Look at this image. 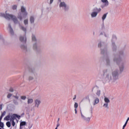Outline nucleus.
I'll use <instances>...</instances> for the list:
<instances>
[{
	"label": "nucleus",
	"mask_w": 129,
	"mask_h": 129,
	"mask_svg": "<svg viewBox=\"0 0 129 129\" xmlns=\"http://www.w3.org/2000/svg\"><path fill=\"white\" fill-rule=\"evenodd\" d=\"M102 81L103 83H112L113 85L117 84L119 77V71L116 69H104L102 70Z\"/></svg>",
	"instance_id": "nucleus-1"
},
{
	"label": "nucleus",
	"mask_w": 129,
	"mask_h": 129,
	"mask_svg": "<svg viewBox=\"0 0 129 129\" xmlns=\"http://www.w3.org/2000/svg\"><path fill=\"white\" fill-rule=\"evenodd\" d=\"M113 61L118 65L120 73H122L124 70V62L122 61L121 58L117 57V55L115 54H113Z\"/></svg>",
	"instance_id": "nucleus-2"
},
{
	"label": "nucleus",
	"mask_w": 129,
	"mask_h": 129,
	"mask_svg": "<svg viewBox=\"0 0 129 129\" xmlns=\"http://www.w3.org/2000/svg\"><path fill=\"white\" fill-rule=\"evenodd\" d=\"M40 41L37 39L36 36H33V49L36 53H40L41 49L40 47Z\"/></svg>",
	"instance_id": "nucleus-3"
},
{
	"label": "nucleus",
	"mask_w": 129,
	"mask_h": 129,
	"mask_svg": "<svg viewBox=\"0 0 129 129\" xmlns=\"http://www.w3.org/2000/svg\"><path fill=\"white\" fill-rule=\"evenodd\" d=\"M98 48L101 49V54L104 56H107V48L105 46V42L103 41H99L98 44Z\"/></svg>",
	"instance_id": "nucleus-4"
},
{
	"label": "nucleus",
	"mask_w": 129,
	"mask_h": 129,
	"mask_svg": "<svg viewBox=\"0 0 129 129\" xmlns=\"http://www.w3.org/2000/svg\"><path fill=\"white\" fill-rule=\"evenodd\" d=\"M0 16L1 17H4L7 20H13V22H14L15 24H18V19H17V17L16 16H14V15L9 14H4V13H0Z\"/></svg>",
	"instance_id": "nucleus-5"
},
{
	"label": "nucleus",
	"mask_w": 129,
	"mask_h": 129,
	"mask_svg": "<svg viewBox=\"0 0 129 129\" xmlns=\"http://www.w3.org/2000/svg\"><path fill=\"white\" fill-rule=\"evenodd\" d=\"M58 3H59V7L61 11L64 12H68L69 11V6L65 3V2H61V0H58Z\"/></svg>",
	"instance_id": "nucleus-6"
},
{
	"label": "nucleus",
	"mask_w": 129,
	"mask_h": 129,
	"mask_svg": "<svg viewBox=\"0 0 129 129\" xmlns=\"http://www.w3.org/2000/svg\"><path fill=\"white\" fill-rule=\"evenodd\" d=\"M101 12V8H95L93 9V12L91 13V18H96L97 15Z\"/></svg>",
	"instance_id": "nucleus-7"
},
{
	"label": "nucleus",
	"mask_w": 129,
	"mask_h": 129,
	"mask_svg": "<svg viewBox=\"0 0 129 129\" xmlns=\"http://www.w3.org/2000/svg\"><path fill=\"white\" fill-rule=\"evenodd\" d=\"M6 113H7V112L6 111H4L0 116V127L3 128L5 126V124H4V122H2V119H3V117L6 115Z\"/></svg>",
	"instance_id": "nucleus-8"
},
{
	"label": "nucleus",
	"mask_w": 129,
	"mask_h": 129,
	"mask_svg": "<svg viewBox=\"0 0 129 129\" xmlns=\"http://www.w3.org/2000/svg\"><path fill=\"white\" fill-rule=\"evenodd\" d=\"M101 2L103 4H104L101 5L100 7L102 9H104L106 7H108V6H109V2H108V0H101Z\"/></svg>",
	"instance_id": "nucleus-9"
},
{
	"label": "nucleus",
	"mask_w": 129,
	"mask_h": 129,
	"mask_svg": "<svg viewBox=\"0 0 129 129\" xmlns=\"http://www.w3.org/2000/svg\"><path fill=\"white\" fill-rule=\"evenodd\" d=\"M81 111V117L83 119V120H84V121H85L86 122H89L90 121V117H85L83 114H82V112L81 111V110H80Z\"/></svg>",
	"instance_id": "nucleus-10"
},
{
	"label": "nucleus",
	"mask_w": 129,
	"mask_h": 129,
	"mask_svg": "<svg viewBox=\"0 0 129 129\" xmlns=\"http://www.w3.org/2000/svg\"><path fill=\"white\" fill-rule=\"evenodd\" d=\"M41 99H34V107H39V105L41 104Z\"/></svg>",
	"instance_id": "nucleus-11"
},
{
	"label": "nucleus",
	"mask_w": 129,
	"mask_h": 129,
	"mask_svg": "<svg viewBox=\"0 0 129 129\" xmlns=\"http://www.w3.org/2000/svg\"><path fill=\"white\" fill-rule=\"evenodd\" d=\"M92 98L94 100L93 105H96L98 103H99V99L96 97L95 95H93L92 96Z\"/></svg>",
	"instance_id": "nucleus-12"
},
{
	"label": "nucleus",
	"mask_w": 129,
	"mask_h": 129,
	"mask_svg": "<svg viewBox=\"0 0 129 129\" xmlns=\"http://www.w3.org/2000/svg\"><path fill=\"white\" fill-rule=\"evenodd\" d=\"M111 49L112 52H116V51H117V46H116V44H115V42H113L112 43Z\"/></svg>",
	"instance_id": "nucleus-13"
},
{
	"label": "nucleus",
	"mask_w": 129,
	"mask_h": 129,
	"mask_svg": "<svg viewBox=\"0 0 129 129\" xmlns=\"http://www.w3.org/2000/svg\"><path fill=\"white\" fill-rule=\"evenodd\" d=\"M21 11L23 14V17H26V16L28 15V13H27V11H26V8H25L24 6L21 7Z\"/></svg>",
	"instance_id": "nucleus-14"
},
{
	"label": "nucleus",
	"mask_w": 129,
	"mask_h": 129,
	"mask_svg": "<svg viewBox=\"0 0 129 129\" xmlns=\"http://www.w3.org/2000/svg\"><path fill=\"white\" fill-rule=\"evenodd\" d=\"M20 41L23 43H26L27 42V38H26V35L24 36L20 37Z\"/></svg>",
	"instance_id": "nucleus-15"
},
{
	"label": "nucleus",
	"mask_w": 129,
	"mask_h": 129,
	"mask_svg": "<svg viewBox=\"0 0 129 129\" xmlns=\"http://www.w3.org/2000/svg\"><path fill=\"white\" fill-rule=\"evenodd\" d=\"M105 62L107 66H110V59L109 57H106L105 58Z\"/></svg>",
	"instance_id": "nucleus-16"
},
{
	"label": "nucleus",
	"mask_w": 129,
	"mask_h": 129,
	"mask_svg": "<svg viewBox=\"0 0 129 129\" xmlns=\"http://www.w3.org/2000/svg\"><path fill=\"white\" fill-rule=\"evenodd\" d=\"M18 117V115L17 114H14L12 115H11V119L10 121L15 120L16 119V118Z\"/></svg>",
	"instance_id": "nucleus-17"
},
{
	"label": "nucleus",
	"mask_w": 129,
	"mask_h": 129,
	"mask_svg": "<svg viewBox=\"0 0 129 129\" xmlns=\"http://www.w3.org/2000/svg\"><path fill=\"white\" fill-rule=\"evenodd\" d=\"M119 55L121 56V57H124L125 56V54H124V50H120L119 51Z\"/></svg>",
	"instance_id": "nucleus-18"
},
{
	"label": "nucleus",
	"mask_w": 129,
	"mask_h": 129,
	"mask_svg": "<svg viewBox=\"0 0 129 129\" xmlns=\"http://www.w3.org/2000/svg\"><path fill=\"white\" fill-rule=\"evenodd\" d=\"M24 125H26V121L21 122L20 124V128L23 129V127L22 126H24Z\"/></svg>",
	"instance_id": "nucleus-19"
},
{
	"label": "nucleus",
	"mask_w": 129,
	"mask_h": 129,
	"mask_svg": "<svg viewBox=\"0 0 129 129\" xmlns=\"http://www.w3.org/2000/svg\"><path fill=\"white\" fill-rule=\"evenodd\" d=\"M9 28L10 29V32L11 35H14V30H13V28H12V26H11V24L9 25Z\"/></svg>",
	"instance_id": "nucleus-20"
},
{
	"label": "nucleus",
	"mask_w": 129,
	"mask_h": 129,
	"mask_svg": "<svg viewBox=\"0 0 129 129\" xmlns=\"http://www.w3.org/2000/svg\"><path fill=\"white\" fill-rule=\"evenodd\" d=\"M4 120H11V115L9 114L7 116H6L4 118Z\"/></svg>",
	"instance_id": "nucleus-21"
},
{
	"label": "nucleus",
	"mask_w": 129,
	"mask_h": 129,
	"mask_svg": "<svg viewBox=\"0 0 129 129\" xmlns=\"http://www.w3.org/2000/svg\"><path fill=\"white\" fill-rule=\"evenodd\" d=\"M116 39H117L116 36L114 35H112V38L111 40L112 43H114V41H116Z\"/></svg>",
	"instance_id": "nucleus-22"
},
{
	"label": "nucleus",
	"mask_w": 129,
	"mask_h": 129,
	"mask_svg": "<svg viewBox=\"0 0 129 129\" xmlns=\"http://www.w3.org/2000/svg\"><path fill=\"white\" fill-rule=\"evenodd\" d=\"M104 102H105V103H108L109 104V102H110V100H109V99H108V98L107 97H105L104 99Z\"/></svg>",
	"instance_id": "nucleus-23"
},
{
	"label": "nucleus",
	"mask_w": 129,
	"mask_h": 129,
	"mask_svg": "<svg viewBox=\"0 0 129 129\" xmlns=\"http://www.w3.org/2000/svg\"><path fill=\"white\" fill-rule=\"evenodd\" d=\"M107 16V13H106L103 15V16L102 17V20L103 22V21H104V20H105V19H106Z\"/></svg>",
	"instance_id": "nucleus-24"
},
{
	"label": "nucleus",
	"mask_w": 129,
	"mask_h": 129,
	"mask_svg": "<svg viewBox=\"0 0 129 129\" xmlns=\"http://www.w3.org/2000/svg\"><path fill=\"white\" fill-rule=\"evenodd\" d=\"M101 91H100V90H98L97 91V92L96 93L97 96H98V97H99L100 96V93H101Z\"/></svg>",
	"instance_id": "nucleus-25"
},
{
	"label": "nucleus",
	"mask_w": 129,
	"mask_h": 129,
	"mask_svg": "<svg viewBox=\"0 0 129 129\" xmlns=\"http://www.w3.org/2000/svg\"><path fill=\"white\" fill-rule=\"evenodd\" d=\"M21 30H22V31L25 32V34H26V33L27 32V29L26 28L24 27V26H21Z\"/></svg>",
	"instance_id": "nucleus-26"
},
{
	"label": "nucleus",
	"mask_w": 129,
	"mask_h": 129,
	"mask_svg": "<svg viewBox=\"0 0 129 129\" xmlns=\"http://www.w3.org/2000/svg\"><path fill=\"white\" fill-rule=\"evenodd\" d=\"M103 107H105L106 108H108V104L107 103H105L103 105Z\"/></svg>",
	"instance_id": "nucleus-27"
},
{
	"label": "nucleus",
	"mask_w": 129,
	"mask_h": 129,
	"mask_svg": "<svg viewBox=\"0 0 129 129\" xmlns=\"http://www.w3.org/2000/svg\"><path fill=\"white\" fill-rule=\"evenodd\" d=\"M6 125L8 126V127H11V122L10 121L7 122Z\"/></svg>",
	"instance_id": "nucleus-28"
},
{
	"label": "nucleus",
	"mask_w": 129,
	"mask_h": 129,
	"mask_svg": "<svg viewBox=\"0 0 129 129\" xmlns=\"http://www.w3.org/2000/svg\"><path fill=\"white\" fill-rule=\"evenodd\" d=\"M27 98V96H21V99H22V100H25V99Z\"/></svg>",
	"instance_id": "nucleus-29"
},
{
	"label": "nucleus",
	"mask_w": 129,
	"mask_h": 129,
	"mask_svg": "<svg viewBox=\"0 0 129 129\" xmlns=\"http://www.w3.org/2000/svg\"><path fill=\"white\" fill-rule=\"evenodd\" d=\"M33 102V99H29L28 100V104H30V103H32Z\"/></svg>",
	"instance_id": "nucleus-30"
},
{
	"label": "nucleus",
	"mask_w": 129,
	"mask_h": 129,
	"mask_svg": "<svg viewBox=\"0 0 129 129\" xmlns=\"http://www.w3.org/2000/svg\"><path fill=\"white\" fill-rule=\"evenodd\" d=\"M104 35L106 38H107V39L109 38V35L107 33H104Z\"/></svg>",
	"instance_id": "nucleus-31"
},
{
	"label": "nucleus",
	"mask_w": 129,
	"mask_h": 129,
	"mask_svg": "<svg viewBox=\"0 0 129 129\" xmlns=\"http://www.w3.org/2000/svg\"><path fill=\"white\" fill-rule=\"evenodd\" d=\"M13 95V94L9 93L7 95V98H11V97H12V96Z\"/></svg>",
	"instance_id": "nucleus-32"
},
{
	"label": "nucleus",
	"mask_w": 129,
	"mask_h": 129,
	"mask_svg": "<svg viewBox=\"0 0 129 129\" xmlns=\"http://www.w3.org/2000/svg\"><path fill=\"white\" fill-rule=\"evenodd\" d=\"M21 48L23 49V50H26L27 49V47L24 45H22L21 46Z\"/></svg>",
	"instance_id": "nucleus-33"
},
{
	"label": "nucleus",
	"mask_w": 129,
	"mask_h": 129,
	"mask_svg": "<svg viewBox=\"0 0 129 129\" xmlns=\"http://www.w3.org/2000/svg\"><path fill=\"white\" fill-rule=\"evenodd\" d=\"M13 102H14V104H16V105H17V104H18V100H13Z\"/></svg>",
	"instance_id": "nucleus-34"
},
{
	"label": "nucleus",
	"mask_w": 129,
	"mask_h": 129,
	"mask_svg": "<svg viewBox=\"0 0 129 129\" xmlns=\"http://www.w3.org/2000/svg\"><path fill=\"white\" fill-rule=\"evenodd\" d=\"M75 108H77L78 107V103L75 102L74 105Z\"/></svg>",
	"instance_id": "nucleus-35"
},
{
	"label": "nucleus",
	"mask_w": 129,
	"mask_h": 129,
	"mask_svg": "<svg viewBox=\"0 0 129 129\" xmlns=\"http://www.w3.org/2000/svg\"><path fill=\"white\" fill-rule=\"evenodd\" d=\"M17 5H14L12 6L13 10H17Z\"/></svg>",
	"instance_id": "nucleus-36"
},
{
	"label": "nucleus",
	"mask_w": 129,
	"mask_h": 129,
	"mask_svg": "<svg viewBox=\"0 0 129 129\" xmlns=\"http://www.w3.org/2000/svg\"><path fill=\"white\" fill-rule=\"evenodd\" d=\"M10 121H12L13 126H15V125H16V122H15L14 120Z\"/></svg>",
	"instance_id": "nucleus-37"
},
{
	"label": "nucleus",
	"mask_w": 129,
	"mask_h": 129,
	"mask_svg": "<svg viewBox=\"0 0 129 129\" xmlns=\"http://www.w3.org/2000/svg\"><path fill=\"white\" fill-rule=\"evenodd\" d=\"M24 23L25 25H28V20H25Z\"/></svg>",
	"instance_id": "nucleus-38"
},
{
	"label": "nucleus",
	"mask_w": 129,
	"mask_h": 129,
	"mask_svg": "<svg viewBox=\"0 0 129 129\" xmlns=\"http://www.w3.org/2000/svg\"><path fill=\"white\" fill-rule=\"evenodd\" d=\"M9 91L10 92H14V89H13L12 88H11L10 89H9Z\"/></svg>",
	"instance_id": "nucleus-39"
},
{
	"label": "nucleus",
	"mask_w": 129,
	"mask_h": 129,
	"mask_svg": "<svg viewBox=\"0 0 129 129\" xmlns=\"http://www.w3.org/2000/svg\"><path fill=\"white\" fill-rule=\"evenodd\" d=\"M53 2H54V0H50L49 5H52V4H53Z\"/></svg>",
	"instance_id": "nucleus-40"
},
{
	"label": "nucleus",
	"mask_w": 129,
	"mask_h": 129,
	"mask_svg": "<svg viewBox=\"0 0 129 129\" xmlns=\"http://www.w3.org/2000/svg\"><path fill=\"white\" fill-rule=\"evenodd\" d=\"M127 124H126V123H125L123 125V127H122V129H124V128L125 127V126H126V125Z\"/></svg>",
	"instance_id": "nucleus-41"
},
{
	"label": "nucleus",
	"mask_w": 129,
	"mask_h": 129,
	"mask_svg": "<svg viewBox=\"0 0 129 129\" xmlns=\"http://www.w3.org/2000/svg\"><path fill=\"white\" fill-rule=\"evenodd\" d=\"M18 18L20 20V21H22V20L23 19V18H22V16H19Z\"/></svg>",
	"instance_id": "nucleus-42"
},
{
	"label": "nucleus",
	"mask_w": 129,
	"mask_h": 129,
	"mask_svg": "<svg viewBox=\"0 0 129 129\" xmlns=\"http://www.w3.org/2000/svg\"><path fill=\"white\" fill-rule=\"evenodd\" d=\"M13 97H14L16 99H19V96H13Z\"/></svg>",
	"instance_id": "nucleus-43"
},
{
	"label": "nucleus",
	"mask_w": 129,
	"mask_h": 129,
	"mask_svg": "<svg viewBox=\"0 0 129 129\" xmlns=\"http://www.w3.org/2000/svg\"><path fill=\"white\" fill-rule=\"evenodd\" d=\"M33 80V77H29L28 78V80H29V81H30V80Z\"/></svg>",
	"instance_id": "nucleus-44"
},
{
	"label": "nucleus",
	"mask_w": 129,
	"mask_h": 129,
	"mask_svg": "<svg viewBox=\"0 0 129 129\" xmlns=\"http://www.w3.org/2000/svg\"><path fill=\"white\" fill-rule=\"evenodd\" d=\"M3 109V104L0 105V110H2Z\"/></svg>",
	"instance_id": "nucleus-45"
},
{
	"label": "nucleus",
	"mask_w": 129,
	"mask_h": 129,
	"mask_svg": "<svg viewBox=\"0 0 129 129\" xmlns=\"http://www.w3.org/2000/svg\"><path fill=\"white\" fill-rule=\"evenodd\" d=\"M128 120H129V117L127 118L125 123L127 124V122H128Z\"/></svg>",
	"instance_id": "nucleus-46"
},
{
	"label": "nucleus",
	"mask_w": 129,
	"mask_h": 129,
	"mask_svg": "<svg viewBox=\"0 0 129 129\" xmlns=\"http://www.w3.org/2000/svg\"><path fill=\"white\" fill-rule=\"evenodd\" d=\"M58 126H60V123H59V122H57L56 127H58Z\"/></svg>",
	"instance_id": "nucleus-47"
},
{
	"label": "nucleus",
	"mask_w": 129,
	"mask_h": 129,
	"mask_svg": "<svg viewBox=\"0 0 129 129\" xmlns=\"http://www.w3.org/2000/svg\"><path fill=\"white\" fill-rule=\"evenodd\" d=\"M75 113L76 114L77 113V108L75 109Z\"/></svg>",
	"instance_id": "nucleus-48"
},
{
	"label": "nucleus",
	"mask_w": 129,
	"mask_h": 129,
	"mask_svg": "<svg viewBox=\"0 0 129 129\" xmlns=\"http://www.w3.org/2000/svg\"><path fill=\"white\" fill-rule=\"evenodd\" d=\"M32 21H33V17H31L30 18V22H31V23H32Z\"/></svg>",
	"instance_id": "nucleus-49"
},
{
	"label": "nucleus",
	"mask_w": 129,
	"mask_h": 129,
	"mask_svg": "<svg viewBox=\"0 0 129 129\" xmlns=\"http://www.w3.org/2000/svg\"><path fill=\"white\" fill-rule=\"evenodd\" d=\"M75 99H76V95H75L74 96V98H73V100H75Z\"/></svg>",
	"instance_id": "nucleus-50"
},
{
	"label": "nucleus",
	"mask_w": 129,
	"mask_h": 129,
	"mask_svg": "<svg viewBox=\"0 0 129 129\" xmlns=\"http://www.w3.org/2000/svg\"><path fill=\"white\" fill-rule=\"evenodd\" d=\"M59 120H60V118H58L57 121V123L59 122Z\"/></svg>",
	"instance_id": "nucleus-51"
},
{
	"label": "nucleus",
	"mask_w": 129,
	"mask_h": 129,
	"mask_svg": "<svg viewBox=\"0 0 129 129\" xmlns=\"http://www.w3.org/2000/svg\"><path fill=\"white\" fill-rule=\"evenodd\" d=\"M18 117V118H19V117H21V116L18 115V117Z\"/></svg>",
	"instance_id": "nucleus-52"
},
{
	"label": "nucleus",
	"mask_w": 129,
	"mask_h": 129,
	"mask_svg": "<svg viewBox=\"0 0 129 129\" xmlns=\"http://www.w3.org/2000/svg\"><path fill=\"white\" fill-rule=\"evenodd\" d=\"M0 129H4V127H1Z\"/></svg>",
	"instance_id": "nucleus-53"
},
{
	"label": "nucleus",
	"mask_w": 129,
	"mask_h": 129,
	"mask_svg": "<svg viewBox=\"0 0 129 129\" xmlns=\"http://www.w3.org/2000/svg\"><path fill=\"white\" fill-rule=\"evenodd\" d=\"M100 35H103L102 32H101V33H100Z\"/></svg>",
	"instance_id": "nucleus-54"
},
{
	"label": "nucleus",
	"mask_w": 129,
	"mask_h": 129,
	"mask_svg": "<svg viewBox=\"0 0 129 129\" xmlns=\"http://www.w3.org/2000/svg\"><path fill=\"white\" fill-rule=\"evenodd\" d=\"M89 102H90V99H89Z\"/></svg>",
	"instance_id": "nucleus-55"
},
{
	"label": "nucleus",
	"mask_w": 129,
	"mask_h": 129,
	"mask_svg": "<svg viewBox=\"0 0 129 129\" xmlns=\"http://www.w3.org/2000/svg\"><path fill=\"white\" fill-rule=\"evenodd\" d=\"M55 129H58V127H56Z\"/></svg>",
	"instance_id": "nucleus-56"
},
{
	"label": "nucleus",
	"mask_w": 129,
	"mask_h": 129,
	"mask_svg": "<svg viewBox=\"0 0 129 129\" xmlns=\"http://www.w3.org/2000/svg\"><path fill=\"white\" fill-rule=\"evenodd\" d=\"M95 32H93V35H95Z\"/></svg>",
	"instance_id": "nucleus-57"
}]
</instances>
